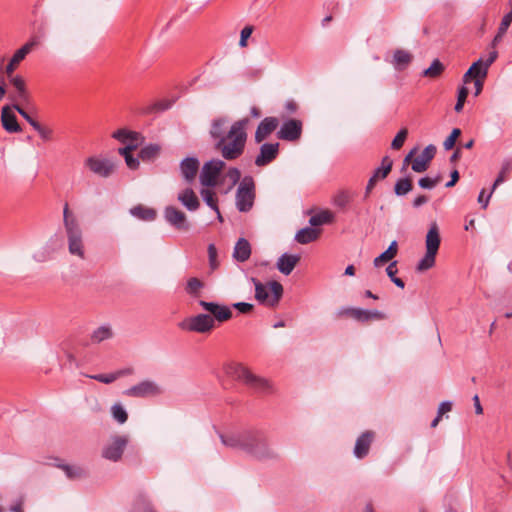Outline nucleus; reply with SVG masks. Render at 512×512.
<instances>
[{
    "mask_svg": "<svg viewBox=\"0 0 512 512\" xmlns=\"http://www.w3.org/2000/svg\"><path fill=\"white\" fill-rule=\"evenodd\" d=\"M397 252H398V244L396 241H392L391 244L389 245V247L387 248V250L384 251L383 253H381L379 256H377L374 259V262H373L374 266L381 267L385 263L392 260L397 255Z\"/></svg>",
    "mask_w": 512,
    "mask_h": 512,
    "instance_id": "obj_30",
    "label": "nucleus"
},
{
    "mask_svg": "<svg viewBox=\"0 0 512 512\" xmlns=\"http://www.w3.org/2000/svg\"><path fill=\"white\" fill-rule=\"evenodd\" d=\"M255 200V182L253 177L245 176L236 191V206L240 212H249Z\"/></svg>",
    "mask_w": 512,
    "mask_h": 512,
    "instance_id": "obj_7",
    "label": "nucleus"
},
{
    "mask_svg": "<svg viewBox=\"0 0 512 512\" xmlns=\"http://www.w3.org/2000/svg\"><path fill=\"white\" fill-rule=\"evenodd\" d=\"M131 512H156L151 502L144 496L139 495L131 509Z\"/></svg>",
    "mask_w": 512,
    "mask_h": 512,
    "instance_id": "obj_38",
    "label": "nucleus"
},
{
    "mask_svg": "<svg viewBox=\"0 0 512 512\" xmlns=\"http://www.w3.org/2000/svg\"><path fill=\"white\" fill-rule=\"evenodd\" d=\"M375 433L373 431L363 432L356 440L354 447V455L358 459H363L369 453L370 446L374 440Z\"/></svg>",
    "mask_w": 512,
    "mask_h": 512,
    "instance_id": "obj_20",
    "label": "nucleus"
},
{
    "mask_svg": "<svg viewBox=\"0 0 512 512\" xmlns=\"http://www.w3.org/2000/svg\"><path fill=\"white\" fill-rule=\"evenodd\" d=\"M302 126H303V123L300 119L291 118V119L284 121V123L282 124V126L280 128H302Z\"/></svg>",
    "mask_w": 512,
    "mask_h": 512,
    "instance_id": "obj_61",
    "label": "nucleus"
},
{
    "mask_svg": "<svg viewBox=\"0 0 512 512\" xmlns=\"http://www.w3.org/2000/svg\"><path fill=\"white\" fill-rule=\"evenodd\" d=\"M178 200L189 210L195 211L199 208L200 202L191 188H186L178 195Z\"/></svg>",
    "mask_w": 512,
    "mask_h": 512,
    "instance_id": "obj_27",
    "label": "nucleus"
},
{
    "mask_svg": "<svg viewBox=\"0 0 512 512\" xmlns=\"http://www.w3.org/2000/svg\"><path fill=\"white\" fill-rule=\"evenodd\" d=\"M113 418L120 424H124L128 419V414L120 404H115L111 408Z\"/></svg>",
    "mask_w": 512,
    "mask_h": 512,
    "instance_id": "obj_45",
    "label": "nucleus"
},
{
    "mask_svg": "<svg viewBox=\"0 0 512 512\" xmlns=\"http://www.w3.org/2000/svg\"><path fill=\"white\" fill-rule=\"evenodd\" d=\"M320 234V229L314 227H305L296 233L295 240L300 244H309L316 241Z\"/></svg>",
    "mask_w": 512,
    "mask_h": 512,
    "instance_id": "obj_26",
    "label": "nucleus"
},
{
    "mask_svg": "<svg viewBox=\"0 0 512 512\" xmlns=\"http://www.w3.org/2000/svg\"><path fill=\"white\" fill-rule=\"evenodd\" d=\"M11 83L17 91V96L21 99L26 98L25 81L20 76H14L11 79Z\"/></svg>",
    "mask_w": 512,
    "mask_h": 512,
    "instance_id": "obj_47",
    "label": "nucleus"
},
{
    "mask_svg": "<svg viewBox=\"0 0 512 512\" xmlns=\"http://www.w3.org/2000/svg\"><path fill=\"white\" fill-rule=\"evenodd\" d=\"M15 109L19 112V114L26 119V121L33 127V128H41L40 125L37 123V121L29 115L24 109H22L19 106H15Z\"/></svg>",
    "mask_w": 512,
    "mask_h": 512,
    "instance_id": "obj_57",
    "label": "nucleus"
},
{
    "mask_svg": "<svg viewBox=\"0 0 512 512\" xmlns=\"http://www.w3.org/2000/svg\"><path fill=\"white\" fill-rule=\"evenodd\" d=\"M280 120L277 117H266L257 126V128H279Z\"/></svg>",
    "mask_w": 512,
    "mask_h": 512,
    "instance_id": "obj_51",
    "label": "nucleus"
},
{
    "mask_svg": "<svg viewBox=\"0 0 512 512\" xmlns=\"http://www.w3.org/2000/svg\"><path fill=\"white\" fill-rule=\"evenodd\" d=\"M84 166L100 178H108L115 171V164L106 158L90 156L84 161Z\"/></svg>",
    "mask_w": 512,
    "mask_h": 512,
    "instance_id": "obj_9",
    "label": "nucleus"
},
{
    "mask_svg": "<svg viewBox=\"0 0 512 512\" xmlns=\"http://www.w3.org/2000/svg\"><path fill=\"white\" fill-rule=\"evenodd\" d=\"M255 286V298L259 303L266 304L269 306H275L280 301L283 295V286L277 281L269 282V289L272 292V296H269L267 286L263 285L258 279L251 278Z\"/></svg>",
    "mask_w": 512,
    "mask_h": 512,
    "instance_id": "obj_6",
    "label": "nucleus"
},
{
    "mask_svg": "<svg viewBox=\"0 0 512 512\" xmlns=\"http://www.w3.org/2000/svg\"><path fill=\"white\" fill-rule=\"evenodd\" d=\"M201 195L206 202V204L211 207L213 210L219 214V208L217 204V198L215 196V193L212 190L209 189H202Z\"/></svg>",
    "mask_w": 512,
    "mask_h": 512,
    "instance_id": "obj_43",
    "label": "nucleus"
},
{
    "mask_svg": "<svg viewBox=\"0 0 512 512\" xmlns=\"http://www.w3.org/2000/svg\"><path fill=\"white\" fill-rule=\"evenodd\" d=\"M243 77L247 79H258L262 75L261 69L248 68L243 72Z\"/></svg>",
    "mask_w": 512,
    "mask_h": 512,
    "instance_id": "obj_60",
    "label": "nucleus"
},
{
    "mask_svg": "<svg viewBox=\"0 0 512 512\" xmlns=\"http://www.w3.org/2000/svg\"><path fill=\"white\" fill-rule=\"evenodd\" d=\"M161 393L159 386L150 380L142 381L129 389L124 391V394L129 397L145 398L149 396H156Z\"/></svg>",
    "mask_w": 512,
    "mask_h": 512,
    "instance_id": "obj_14",
    "label": "nucleus"
},
{
    "mask_svg": "<svg viewBox=\"0 0 512 512\" xmlns=\"http://www.w3.org/2000/svg\"><path fill=\"white\" fill-rule=\"evenodd\" d=\"M392 165L393 161L388 156H385L382 159L381 166L375 169L372 177H374L377 180L385 179L390 173Z\"/></svg>",
    "mask_w": 512,
    "mask_h": 512,
    "instance_id": "obj_37",
    "label": "nucleus"
},
{
    "mask_svg": "<svg viewBox=\"0 0 512 512\" xmlns=\"http://www.w3.org/2000/svg\"><path fill=\"white\" fill-rule=\"evenodd\" d=\"M178 327L184 331L196 333H209L214 329V319L208 314H198L185 318L179 322Z\"/></svg>",
    "mask_w": 512,
    "mask_h": 512,
    "instance_id": "obj_8",
    "label": "nucleus"
},
{
    "mask_svg": "<svg viewBox=\"0 0 512 512\" xmlns=\"http://www.w3.org/2000/svg\"><path fill=\"white\" fill-rule=\"evenodd\" d=\"M452 409V403L449 402V401H444L442 402L440 405H439V408H438V412L437 414L440 415L441 417L443 416V414H445L446 412H449L451 411Z\"/></svg>",
    "mask_w": 512,
    "mask_h": 512,
    "instance_id": "obj_63",
    "label": "nucleus"
},
{
    "mask_svg": "<svg viewBox=\"0 0 512 512\" xmlns=\"http://www.w3.org/2000/svg\"><path fill=\"white\" fill-rule=\"evenodd\" d=\"M436 147L432 144L428 145L421 153V155L415 158L412 162V170L417 173H421L427 170L430 161L436 154Z\"/></svg>",
    "mask_w": 512,
    "mask_h": 512,
    "instance_id": "obj_18",
    "label": "nucleus"
},
{
    "mask_svg": "<svg viewBox=\"0 0 512 512\" xmlns=\"http://www.w3.org/2000/svg\"><path fill=\"white\" fill-rule=\"evenodd\" d=\"M132 216L142 221H153L156 219L157 211L153 208L138 204L130 209Z\"/></svg>",
    "mask_w": 512,
    "mask_h": 512,
    "instance_id": "obj_28",
    "label": "nucleus"
},
{
    "mask_svg": "<svg viewBox=\"0 0 512 512\" xmlns=\"http://www.w3.org/2000/svg\"><path fill=\"white\" fill-rule=\"evenodd\" d=\"M498 53L496 50H492L489 52L486 59L479 58L476 62H474L470 68H474L472 73L474 75V80L476 78H486L488 73V68L490 65L497 59Z\"/></svg>",
    "mask_w": 512,
    "mask_h": 512,
    "instance_id": "obj_19",
    "label": "nucleus"
},
{
    "mask_svg": "<svg viewBox=\"0 0 512 512\" xmlns=\"http://www.w3.org/2000/svg\"><path fill=\"white\" fill-rule=\"evenodd\" d=\"M351 196L347 191H340L334 196V205L344 209L349 204Z\"/></svg>",
    "mask_w": 512,
    "mask_h": 512,
    "instance_id": "obj_46",
    "label": "nucleus"
},
{
    "mask_svg": "<svg viewBox=\"0 0 512 512\" xmlns=\"http://www.w3.org/2000/svg\"><path fill=\"white\" fill-rule=\"evenodd\" d=\"M511 171H512V160L505 159L502 163L501 170L492 185V191H494L500 184H502L504 181H506V179L509 177Z\"/></svg>",
    "mask_w": 512,
    "mask_h": 512,
    "instance_id": "obj_33",
    "label": "nucleus"
},
{
    "mask_svg": "<svg viewBox=\"0 0 512 512\" xmlns=\"http://www.w3.org/2000/svg\"><path fill=\"white\" fill-rule=\"evenodd\" d=\"M233 307L242 314H248L252 311L253 305L246 302H237L233 304Z\"/></svg>",
    "mask_w": 512,
    "mask_h": 512,
    "instance_id": "obj_59",
    "label": "nucleus"
},
{
    "mask_svg": "<svg viewBox=\"0 0 512 512\" xmlns=\"http://www.w3.org/2000/svg\"><path fill=\"white\" fill-rule=\"evenodd\" d=\"M129 438L126 435H115L111 442L102 449V457L117 462L122 458L123 452L128 444Z\"/></svg>",
    "mask_w": 512,
    "mask_h": 512,
    "instance_id": "obj_10",
    "label": "nucleus"
},
{
    "mask_svg": "<svg viewBox=\"0 0 512 512\" xmlns=\"http://www.w3.org/2000/svg\"><path fill=\"white\" fill-rule=\"evenodd\" d=\"M230 125V119L226 116H220L212 121L211 128H223Z\"/></svg>",
    "mask_w": 512,
    "mask_h": 512,
    "instance_id": "obj_58",
    "label": "nucleus"
},
{
    "mask_svg": "<svg viewBox=\"0 0 512 512\" xmlns=\"http://www.w3.org/2000/svg\"><path fill=\"white\" fill-rule=\"evenodd\" d=\"M413 189L411 178L405 177L397 180L394 186V192L397 196H404Z\"/></svg>",
    "mask_w": 512,
    "mask_h": 512,
    "instance_id": "obj_39",
    "label": "nucleus"
},
{
    "mask_svg": "<svg viewBox=\"0 0 512 512\" xmlns=\"http://www.w3.org/2000/svg\"><path fill=\"white\" fill-rule=\"evenodd\" d=\"M38 45V40L36 38H32L26 44H24L20 49H18L12 56L10 62L6 67L7 74L13 73L16 66L26 57L31 50Z\"/></svg>",
    "mask_w": 512,
    "mask_h": 512,
    "instance_id": "obj_21",
    "label": "nucleus"
},
{
    "mask_svg": "<svg viewBox=\"0 0 512 512\" xmlns=\"http://www.w3.org/2000/svg\"><path fill=\"white\" fill-rule=\"evenodd\" d=\"M63 223L68 238V249L72 255L85 257L82 230L77 217L70 211L68 203L63 208Z\"/></svg>",
    "mask_w": 512,
    "mask_h": 512,
    "instance_id": "obj_4",
    "label": "nucleus"
},
{
    "mask_svg": "<svg viewBox=\"0 0 512 512\" xmlns=\"http://www.w3.org/2000/svg\"><path fill=\"white\" fill-rule=\"evenodd\" d=\"M180 170L188 183H191L199 170V161L195 157H187L180 163Z\"/></svg>",
    "mask_w": 512,
    "mask_h": 512,
    "instance_id": "obj_22",
    "label": "nucleus"
},
{
    "mask_svg": "<svg viewBox=\"0 0 512 512\" xmlns=\"http://www.w3.org/2000/svg\"><path fill=\"white\" fill-rule=\"evenodd\" d=\"M412 55L408 51L397 49L393 55V65L397 70L405 69L412 61Z\"/></svg>",
    "mask_w": 512,
    "mask_h": 512,
    "instance_id": "obj_31",
    "label": "nucleus"
},
{
    "mask_svg": "<svg viewBox=\"0 0 512 512\" xmlns=\"http://www.w3.org/2000/svg\"><path fill=\"white\" fill-rule=\"evenodd\" d=\"M223 166L224 162L221 160H211L205 163L200 173V183L206 187H214Z\"/></svg>",
    "mask_w": 512,
    "mask_h": 512,
    "instance_id": "obj_11",
    "label": "nucleus"
},
{
    "mask_svg": "<svg viewBox=\"0 0 512 512\" xmlns=\"http://www.w3.org/2000/svg\"><path fill=\"white\" fill-rule=\"evenodd\" d=\"M339 314L353 318L362 323L370 322L372 320H382L385 318V314L378 310H366L353 307L345 308L341 310Z\"/></svg>",
    "mask_w": 512,
    "mask_h": 512,
    "instance_id": "obj_13",
    "label": "nucleus"
},
{
    "mask_svg": "<svg viewBox=\"0 0 512 512\" xmlns=\"http://www.w3.org/2000/svg\"><path fill=\"white\" fill-rule=\"evenodd\" d=\"M203 286L204 283L200 279L192 277L188 279L185 291L192 297H198L200 290L203 288Z\"/></svg>",
    "mask_w": 512,
    "mask_h": 512,
    "instance_id": "obj_42",
    "label": "nucleus"
},
{
    "mask_svg": "<svg viewBox=\"0 0 512 512\" xmlns=\"http://www.w3.org/2000/svg\"><path fill=\"white\" fill-rule=\"evenodd\" d=\"M279 154V143H264L255 159V165L264 167L274 161Z\"/></svg>",
    "mask_w": 512,
    "mask_h": 512,
    "instance_id": "obj_17",
    "label": "nucleus"
},
{
    "mask_svg": "<svg viewBox=\"0 0 512 512\" xmlns=\"http://www.w3.org/2000/svg\"><path fill=\"white\" fill-rule=\"evenodd\" d=\"M302 130H278L277 138L287 141H296L301 137Z\"/></svg>",
    "mask_w": 512,
    "mask_h": 512,
    "instance_id": "obj_44",
    "label": "nucleus"
},
{
    "mask_svg": "<svg viewBox=\"0 0 512 512\" xmlns=\"http://www.w3.org/2000/svg\"><path fill=\"white\" fill-rule=\"evenodd\" d=\"M436 255L437 253L426 251L424 257L417 264V271L423 272L432 268L435 265Z\"/></svg>",
    "mask_w": 512,
    "mask_h": 512,
    "instance_id": "obj_40",
    "label": "nucleus"
},
{
    "mask_svg": "<svg viewBox=\"0 0 512 512\" xmlns=\"http://www.w3.org/2000/svg\"><path fill=\"white\" fill-rule=\"evenodd\" d=\"M199 305L212 315L211 317L214 319V322L222 323L232 318V311L228 306L205 300H200Z\"/></svg>",
    "mask_w": 512,
    "mask_h": 512,
    "instance_id": "obj_15",
    "label": "nucleus"
},
{
    "mask_svg": "<svg viewBox=\"0 0 512 512\" xmlns=\"http://www.w3.org/2000/svg\"><path fill=\"white\" fill-rule=\"evenodd\" d=\"M333 219V214L328 210H324L311 216L309 219V223L312 227H317L324 224H329L333 221Z\"/></svg>",
    "mask_w": 512,
    "mask_h": 512,
    "instance_id": "obj_34",
    "label": "nucleus"
},
{
    "mask_svg": "<svg viewBox=\"0 0 512 512\" xmlns=\"http://www.w3.org/2000/svg\"><path fill=\"white\" fill-rule=\"evenodd\" d=\"M408 136V130H399L397 135L394 137L391 143V147L394 150L400 149Z\"/></svg>",
    "mask_w": 512,
    "mask_h": 512,
    "instance_id": "obj_50",
    "label": "nucleus"
},
{
    "mask_svg": "<svg viewBox=\"0 0 512 512\" xmlns=\"http://www.w3.org/2000/svg\"><path fill=\"white\" fill-rule=\"evenodd\" d=\"M91 379H94L96 381H99L101 383L110 384L117 380V377L115 375V372L109 373V374H97L90 376Z\"/></svg>",
    "mask_w": 512,
    "mask_h": 512,
    "instance_id": "obj_54",
    "label": "nucleus"
},
{
    "mask_svg": "<svg viewBox=\"0 0 512 512\" xmlns=\"http://www.w3.org/2000/svg\"><path fill=\"white\" fill-rule=\"evenodd\" d=\"M178 96L172 95L155 100L154 102L142 105L138 108V113L142 115H157L170 109L177 101Z\"/></svg>",
    "mask_w": 512,
    "mask_h": 512,
    "instance_id": "obj_12",
    "label": "nucleus"
},
{
    "mask_svg": "<svg viewBox=\"0 0 512 512\" xmlns=\"http://www.w3.org/2000/svg\"><path fill=\"white\" fill-rule=\"evenodd\" d=\"M60 467L65 471L69 479H77L82 477V475L84 474L83 469L80 467L70 465H61Z\"/></svg>",
    "mask_w": 512,
    "mask_h": 512,
    "instance_id": "obj_48",
    "label": "nucleus"
},
{
    "mask_svg": "<svg viewBox=\"0 0 512 512\" xmlns=\"http://www.w3.org/2000/svg\"><path fill=\"white\" fill-rule=\"evenodd\" d=\"M439 181H440L439 176L435 179H432L430 177H423V178L419 179L418 184L423 189H432L437 185V183Z\"/></svg>",
    "mask_w": 512,
    "mask_h": 512,
    "instance_id": "obj_55",
    "label": "nucleus"
},
{
    "mask_svg": "<svg viewBox=\"0 0 512 512\" xmlns=\"http://www.w3.org/2000/svg\"><path fill=\"white\" fill-rule=\"evenodd\" d=\"M511 23H512V10L503 16L501 23L498 27L497 34L495 35V37L492 41L493 46H496L502 40L503 36L507 32Z\"/></svg>",
    "mask_w": 512,
    "mask_h": 512,
    "instance_id": "obj_32",
    "label": "nucleus"
},
{
    "mask_svg": "<svg viewBox=\"0 0 512 512\" xmlns=\"http://www.w3.org/2000/svg\"><path fill=\"white\" fill-rule=\"evenodd\" d=\"M225 375L238 381L256 392L267 393L270 391V383L255 374L242 363L230 362L224 366Z\"/></svg>",
    "mask_w": 512,
    "mask_h": 512,
    "instance_id": "obj_3",
    "label": "nucleus"
},
{
    "mask_svg": "<svg viewBox=\"0 0 512 512\" xmlns=\"http://www.w3.org/2000/svg\"><path fill=\"white\" fill-rule=\"evenodd\" d=\"M274 130H256L255 140L258 143L264 141Z\"/></svg>",
    "mask_w": 512,
    "mask_h": 512,
    "instance_id": "obj_62",
    "label": "nucleus"
},
{
    "mask_svg": "<svg viewBox=\"0 0 512 512\" xmlns=\"http://www.w3.org/2000/svg\"><path fill=\"white\" fill-rule=\"evenodd\" d=\"M445 67L439 59H435L431 65L423 71V76L429 78H437L444 71Z\"/></svg>",
    "mask_w": 512,
    "mask_h": 512,
    "instance_id": "obj_41",
    "label": "nucleus"
},
{
    "mask_svg": "<svg viewBox=\"0 0 512 512\" xmlns=\"http://www.w3.org/2000/svg\"><path fill=\"white\" fill-rule=\"evenodd\" d=\"M251 256V245L245 238H239L235 244L233 257L238 262H245Z\"/></svg>",
    "mask_w": 512,
    "mask_h": 512,
    "instance_id": "obj_25",
    "label": "nucleus"
},
{
    "mask_svg": "<svg viewBox=\"0 0 512 512\" xmlns=\"http://www.w3.org/2000/svg\"><path fill=\"white\" fill-rule=\"evenodd\" d=\"M15 106L9 107L5 106L2 108L1 113V121L2 128H21L17 123L16 115H15Z\"/></svg>",
    "mask_w": 512,
    "mask_h": 512,
    "instance_id": "obj_29",
    "label": "nucleus"
},
{
    "mask_svg": "<svg viewBox=\"0 0 512 512\" xmlns=\"http://www.w3.org/2000/svg\"><path fill=\"white\" fill-rule=\"evenodd\" d=\"M164 217L177 230L187 231L190 228L185 213L174 206H167L165 208Z\"/></svg>",
    "mask_w": 512,
    "mask_h": 512,
    "instance_id": "obj_16",
    "label": "nucleus"
},
{
    "mask_svg": "<svg viewBox=\"0 0 512 512\" xmlns=\"http://www.w3.org/2000/svg\"><path fill=\"white\" fill-rule=\"evenodd\" d=\"M112 336V329L107 325H103L93 331V333L91 334V341L92 343L98 344L104 340L112 338Z\"/></svg>",
    "mask_w": 512,
    "mask_h": 512,
    "instance_id": "obj_36",
    "label": "nucleus"
},
{
    "mask_svg": "<svg viewBox=\"0 0 512 512\" xmlns=\"http://www.w3.org/2000/svg\"><path fill=\"white\" fill-rule=\"evenodd\" d=\"M468 93L469 90L465 86H462L458 89L457 102L454 107L456 112H460L463 109Z\"/></svg>",
    "mask_w": 512,
    "mask_h": 512,
    "instance_id": "obj_49",
    "label": "nucleus"
},
{
    "mask_svg": "<svg viewBox=\"0 0 512 512\" xmlns=\"http://www.w3.org/2000/svg\"><path fill=\"white\" fill-rule=\"evenodd\" d=\"M161 147L158 144H149L143 147L139 152V158L142 161H153L158 157Z\"/></svg>",
    "mask_w": 512,
    "mask_h": 512,
    "instance_id": "obj_35",
    "label": "nucleus"
},
{
    "mask_svg": "<svg viewBox=\"0 0 512 512\" xmlns=\"http://www.w3.org/2000/svg\"><path fill=\"white\" fill-rule=\"evenodd\" d=\"M220 130H210L211 136L217 139L215 148L227 160L238 158L244 151L247 135L245 130H228L227 133H219Z\"/></svg>",
    "mask_w": 512,
    "mask_h": 512,
    "instance_id": "obj_2",
    "label": "nucleus"
},
{
    "mask_svg": "<svg viewBox=\"0 0 512 512\" xmlns=\"http://www.w3.org/2000/svg\"><path fill=\"white\" fill-rule=\"evenodd\" d=\"M396 264H397V262L393 261L386 268V273H387L388 277L390 278V280H392L393 278L396 277V273H397Z\"/></svg>",
    "mask_w": 512,
    "mask_h": 512,
    "instance_id": "obj_64",
    "label": "nucleus"
},
{
    "mask_svg": "<svg viewBox=\"0 0 512 512\" xmlns=\"http://www.w3.org/2000/svg\"><path fill=\"white\" fill-rule=\"evenodd\" d=\"M300 261L299 255L284 253L277 261V269L284 275H289Z\"/></svg>",
    "mask_w": 512,
    "mask_h": 512,
    "instance_id": "obj_23",
    "label": "nucleus"
},
{
    "mask_svg": "<svg viewBox=\"0 0 512 512\" xmlns=\"http://www.w3.org/2000/svg\"><path fill=\"white\" fill-rule=\"evenodd\" d=\"M441 243L440 232L436 222L431 223L426 235V251L438 253Z\"/></svg>",
    "mask_w": 512,
    "mask_h": 512,
    "instance_id": "obj_24",
    "label": "nucleus"
},
{
    "mask_svg": "<svg viewBox=\"0 0 512 512\" xmlns=\"http://www.w3.org/2000/svg\"><path fill=\"white\" fill-rule=\"evenodd\" d=\"M253 26H245L240 33V41L239 46L244 48L247 46V39L251 36L253 32Z\"/></svg>",
    "mask_w": 512,
    "mask_h": 512,
    "instance_id": "obj_56",
    "label": "nucleus"
},
{
    "mask_svg": "<svg viewBox=\"0 0 512 512\" xmlns=\"http://www.w3.org/2000/svg\"><path fill=\"white\" fill-rule=\"evenodd\" d=\"M221 442L230 448L241 449L258 459H271L276 453L269 448L265 434L260 430L220 434Z\"/></svg>",
    "mask_w": 512,
    "mask_h": 512,
    "instance_id": "obj_1",
    "label": "nucleus"
},
{
    "mask_svg": "<svg viewBox=\"0 0 512 512\" xmlns=\"http://www.w3.org/2000/svg\"><path fill=\"white\" fill-rule=\"evenodd\" d=\"M208 258L211 269H216L219 264L217 261V249L214 244H209L208 246Z\"/></svg>",
    "mask_w": 512,
    "mask_h": 512,
    "instance_id": "obj_53",
    "label": "nucleus"
},
{
    "mask_svg": "<svg viewBox=\"0 0 512 512\" xmlns=\"http://www.w3.org/2000/svg\"><path fill=\"white\" fill-rule=\"evenodd\" d=\"M112 137L125 144L124 147L118 149V153L124 157L127 166L133 170L137 169L139 159L133 157L132 151L143 141L141 134L135 130H115Z\"/></svg>",
    "mask_w": 512,
    "mask_h": 512,
    "instance_id": "obj_5",
    "label": "nucleus"
},
{
    "mask_svg": "<svg viewBox=\"0 0 512 512\" xmlns=\"http://www.w3.org/2000/svg\"><path fill=\"white\" fill-rule=\"evenodd\" d=\"M462 130H452L449 137L444 141V148L450 150L455 146L458 137L461 135Z\"/></svg>",
    "mask_w": 512,
    "mask_h": 512,
    "instance_id": "obj_52",
    "label": "nucleus"
}]
</instances>
